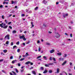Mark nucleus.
Returning a JSON list of instances; mask_svg holds the SVG:
<instances>
[{
    "instance_id": "1",
    "label": "nucleus",
    "mask_w": 75,
    "mask_h": 75,
    "mask_svg": "<svg viewBox=\"0 0 75 75\" xmlns=\"http://www.w3.org/2000/svg\"><path fill=\"white\" fill-rule=\"evenodd\" d=\"M3 25V23L0 24V27H1V28H3H3H4L5 29H6V28H7V27H8L7 25L6 26V24H4L3 25L4 26V27H3V26L2 25Z\"/></svg>"
},
{
    "instance_id": "2",
    "label": "nucleus",
    "mask_w": 75,
    "mask_h": 75,
    "mask_svg": "<svg viewBox=\"0 0 75 75\" xmlns=\"http://www.w3.org/2000/svg\"><path fill=\"white\" fill-rule=\"evenodd\" d=\"M55 34L56 35V36H55L56 37L58 38H59L60 37V35L57 32H56L55 33Z\"/></svg>"
},
{
    "instance_id": "3",
    "label": "nucleus",
    "mask_w": 75,
    "mask_h": 75,
    "mask_svg": "<svg viewBox=\"0 0 75 75\" xmlns=\"http://www.w3.org/2000/svg\"><path fill=\"white\" fill-rule=\"evenodd\" d=\"M6 39H7V40H9V39H10V37L9 35H7L5 37L4 39L6 40Z\"/></svg>"
},
{
    "instance_id": "4",
    "label": "nucleus",
    "mask_w": 75,
    "mask_h": 75,
    "mask_svg": "<svg viewBox=\"0 0 75 75\" xmlns=\"http://www.w3.org/2000/svg\"><path fill=\"white\" fill-rule=\"evenodd\" d=\"M42 3L45 4L47 3V1H46L45 0H43L42 1Z\"/></svg>"
},
{
    "instance_id": "5",
    "label": "nucleus",
    "mask_w": 75,
    "mask_h": 75,
    "mask_svg": "<svg viewBox=\"0 0 75 75\" xmlns=\"http://www.w3.org/2000/svg\"><path fill=\"white\" fill-rule=\"evenodd\" d=\"M25 36L24 35H22V36H21L19 37L20 39H23L24 37Z\"/></svg>"
},
{
    "instance_id": "6",
    "label": "nucleus",
    "mask_w": 75,
    "mask_h": 75,
    "mask_svg": "<svg viewBox=\"0 0 75 75\" xmlns=\"http://www.w3.org/2000/svg\"><path fill=\"white\" fill-rule=\"evenodd\" d=\"M55 52V50H51L50 51V53H51V54H52V53H53V52Z\"/></svg>"
},
{
    "instance_id": "7",
    "label": "nucleus",
    "mask_w": 75,
    "mask_h": 75,
    "mask_svg": "<svg viewBox=\"0 0 75 75\" xmlns=\"http://www.w3.org/2000/svg\"><path fill=\"white\" fill-rule=\"evenodd\" d=\"M16 1H11L12 4H16Z\"/></svg>"
},
{
    "instance_id": "8",
    "label": "nucleus",
    "mask_w": 75,
    "mask_h": 75,
    "mask_svg": "<svg viewBox=\"0 0 75 75\" xmlns=\"http://www.w3.org/2000/svg\"><path fill=\"white\" fill-rule=\"evenodd\" d=\"M32 73L33 74H34V75H36V73H35V71H32Z\"/></svg>"
},
{
    "instance_id": "9",
    "label": "nucleus",
    "mask_w": 75,
    "mask_h": 75,
    "mask_svg": "<svg viewBox=\"0 0 75 75\" xmlns=\"http://www.w3.org/2000/svg\"><path fill=\"white\" fill-rule=\"evenodd\" d=\"M12 33L13 34H16V33H17V31L16 30H13L12 31Z\"/></svg>"
},
{
    "instance_id": "10",
    "label": "nucleus",
    "mask_w": 75,
    "mask_h": 75,
    "mask_svg": "<svg viewBox=\"0 0 75 75\" xmlns=\"http://www.w3.org/2000/svg\"><path fill=\"white\" fill-rule=\"evenodd\" d=\"M30 63V62L28 61L25 63V64L26 65H28V64H29Z\"/></svg>"
},
{
    "instance_id": "11",
    "label": "nucleus",
    "mask_w": 75,
    "mask_h": 75,
    "mask_svg": "<svg viewBox=\"0 0 75 75\" xmlns=\"http://www.w3.org/2000/svg\"><path fill=\"white\" fill-rule=\"evenodd\" d=\"M67 61H65L62 64V65H64L65 64L67 63Z\"/></svg>"
},
{
    "instance_id": "12",
    "label": "nucleus",
    "mask_w": 75,
    "mask_h": 75,
    "mask_svg": "<svg viewBox=\"0 0 75 75\" xmlns=\"http://www.w3.org/2000/svg\"><path fill=\"white\" fill-rule=\"evenodd\" d=\"M46 44L47 45H51V44H50L48 42H46Z\"/></svg>"
},
{
    "instance_id": "13",
    "label": "nucleus",
    "mask_w": 75,
    "mask_h": 75,
    "mask_svg": "<svg viewBox=\"0 0 75 75\" xmlns=\"http://www.w3.org/2000/svg\"><path fill=\"white\" fill-rule=\"evenodd\" d=\"M38 6H37L35 8V11H37V10H38Z\"/></svg>"
},
{
    "instance_id": "14",
    "label": "nucleus",
    "mask_w": 75,
    "mask_h": 75,
    "mask_svg": "<svg viewBox=\"0 0 75 75\" xmlns=\"http://www.w3.org/2000/svg\"><path fill=\"white\" fill-rule=\"evenodd\" d=\"M57 54L58 55H61L62 54L61 52H59L57 53Z\"/></svg>"
},
{
    "instance_id": "15",
    "label": "nucleus",
    "mask_w": 75,
    "mask_h": 75,
    "mask_svg": "<svg viewBox=\"0 0 75 75\" xmlns=\"http://www.w3.org/2000/svg\"><path fill=\"white\" fill-rule=\"evenodd\" d=\"M45 66L46 67H50V65L49 64H45Z\"/></svg>"
},
{
    "instance_id": "16",
    "label": "nucleus",
    "mask_w": 75,
    "mask_h": 75,
    "mask_svg": "<svg viewBox=\"0 0 75 75\" xmlns=\"http://www.w3.org/2000/svg\"><path fill=\"white\" fill-rule=\"evenodd\" d=\"M43 58H44V59H45V60H47V57L45 56H44L43 57Z\"/></svg>"
},
{
    "instance_id": "17",
    "label": "nucleus",
    "mask_w": 75,
    "mask_h": 75,
    "mask_svg": "<svg viewBox=\"0 0 75 75\" xmlns=\"http://www.w3.org/2000/svg\"><path fill=\"white\" fill-rule=\"evenodd\" d=\"M59 69L58 68L57 69V73H59Z\"/></svg>"
},
{
    "instance_id": "18",
    "label": "nucleus",
    "mask_w": 75,
    "mask_h": 75,
    "mask_svg": "<svg viewBox=\"0 0 75 75\" xmlns=\"http://www.w3.org/2000/svg\"><path fill=\"white\" fill-rule=\"evenodd\" d=\"M3 52H4V53H6L7 52V51L6 50H3Z\"/></svg>"
},
{
    "instance_id": "19",
    "label": "nucleus",
    "mask_w": 75,
    "mask_h": 75,
    "mask_svg": "<svg viewBox=\"0 0 75 75\" xmlns=\"http://www.w3.org/2000/svg\"><path fill=\"white\" fill-rule=\"evenodd\" d=\"M17 48V46H14L13 47V49H14V48Z\"/></svg>"
},
{
    "instance_id": "20",
    "label": "nucleus",
    "mask_w": 75,
    "mask_h": 75,
    "mask_svg": "<svg viewBox=\"0 0 75 75\" xmlns=\"http://www.w3.org/2000/svg\"><path fill=\"white\" fill-rule=\"evenodd\" d=\"M47 72V70H46L43 72V74H46Z\"/></svg>"
},
{
    "instance_id": "21",
    "label": "nucleus",
    "mask_w": 75,
    "mask_h": 75,
    "mask_svg": "<svg viewBox=\"0 0 75 75\" xmlns=\"http://www.w3.org/2000/svg\"><path fill=\"white\" fill-rule=\"evenodd\" d=\"M47 10H47V11H49V10H50V6L48 7L47 8Z\"/></svg>"
},
{
    "instance_id": "22",
    "label": "nucleus",
    "mask_w": 75,
    "mask_h": 75,
    "mask_svg": "<svg viewBox=\"0 0 75 75\" xmlns=\"http://www.w3.org/2000/svg\"><path fill=\"white\" fill-rule=\"evenodd\" d=\"M17 52H20V49H18L17 50Z\"/></svg>"
},
{
    "instance_id": "23",
    "label": "nucleus",
    "mask_w": 75,
    "mask_h": 75,
    "mask_svg": "<svg viewBox=\"0 0 75 75\" xmlns=\"http://www.w3.org/2000/svg\"><path fill=\"white\" fill-rule=\"evenodd\" d=\"M53 60L54 61H56V59H55V58L54 57H53L52 58Z\"/></svg>"
},
{
    "instance_id": "24",
    "label": "nucleus",
    "mask_w": 75,
    "mask_h": 75,
    "mask_svg": "<svg viewBox=\"0 0 75 75\" xmlns=\"http://www.w3.org/2000/svg\"><path fill=\"white\" fill-rule=\"evenodd\" d=\"M15 70L16 72H17V73H18V70H17V69H16Z\"/></svg>"
},
{
    "instance_id": "25",
    "label": "nucleus",
    "mask_w": 75,
    "mask_h": 75,
    "mask_svg": "<svg viewBox=\"0 0 75 75\" xmlns=\"http://www.w3.org/2000/svg\"><path fill=\"white\" fill-rule=\"evenodd\" d=\"M63 17L64 18H65V17H66V16H65V14L63 13Z\"/></svg>"
},
{
    "instance_id": "26",
    "label": "nucleus",
    "mask_w": 75,
    "mask_h": 75,
    "mask_svg": "<svg viewBox=\"0 0 75 75\" xmlns=\"http://www.w3.org/2000/svg\"><path fill=\"white\" fill-rule=\"evenodd\" d=\"M18 67H20V66H21V64H20V63H18Z\"/></svg>"
},
{
    "instance_id": "27",
    "label": "nucleus",
    "mask_w": 75,
    "mask_h": 75,
    "mask_svg": "<svg viewBox=\"0 0 75 75\" xmlns=\"http://www.w3.org/2000/svg\"><path fill=\"white\" fill-rule=\"evenodd\" d=\"M49 73H52V71L51 70H49Z\"/></svg>"
},
{
    "instance_id": "28",
    "label": "nucleus",
    "mask_w": 75,
    "mask_h": 75,
    "mask_svg": "<svg viewBox=\"0 0 75 75\" xmlns=\"http://www.w3.org/2000/svg\"><path fill=\"white\" fill-rule=\"evenodd\" d=\"M23 40L24 41H26V38L24 37L23 38Z\"/></svg>"
},
{
    "instance_id": "29",
    "label": "nucleus",
    "mask_w": 75,
    "mask_h": 75,
    "mask_svg": "<svg viewBox=\"0 0 75 75\" xmlns=\"http://www.w3.org/2000/svg\"><path fill=\"white\" fill-rule=\"evenodd\" d=\"M45 11H46V10L45 9H43L42 10V12H43V13H44Z\"/></svg>"
},
{
    "instance_id": "30",
    "label": "nucleus",
    "mask_w": 75,
    "mask_h": 75,
    "mask_svg": "<svg viewBox=\"0 0 75 75\" xmlns=\"http://www.w3.org/2000/svg\"><path fill=\"white\" fill-rule=\"evenodd\" d=\"M41 56L40 55L39 56H38L37 58V59H38V58H41Z\"/></svg>"
},
{
    "instance_id": "31",
    "label": "nucleus",
    "mask_w": 75,
    "mask_h": 75,
    "mask_svg": "<svg viewBox=\"0 0 75 75\" xmlns=\"http://www.w3.org/2000/svg\"><path fill=\"white\" fill-rule=\"evenodd\" d=\"M3 7V5H1L0 6V8H2Z\"/></svg>"
},
{
    "instance_id": "32",
    "label": "nucleus",
    "mask_w": 75,
    "mask_h": 75,
    "mask_svg": "<svg viewBox=\"0 0 75 75\" xmlns=\"http://www.w3.org/2000/svg\"><path fill=\"white\" fill-rule=\"evenodd\" d=\"M32 13V11L31 10H30V11H29L28 12V13Z\"/></svg>"
},
{
    "instance_id": "33",
    "label": "nucleus",
    "mask_w": 75,
    "mask_h": 75,
    "mask_svg": "<svg viewBox=\"0 0 75 75\" xmlns=\"http://www.w3.org/2000/svg\"><path fill=\"white\" fill-rule=\"evenodd\" d=\"M21 16L22 17H24V16H25V15L24 14H21Z\"/></svg>"
},
{
    "instance_id": "34",
    "label": "nucleus",
    "mask_w": 75,
    "mask_h": 75,
    "mask_svg": "<svg viewBox=\"0 0 75 75\" xmlns=\"http://www.w3.org/2000/svg\"><path fill=\"white\" fill-rule=\"evenodd\" d=\"M24 59H25L24 58L21 59L20 61H23V60Z\"/></svg>"
},
{
    "instance_id": "35",
    "label": "nucleus",
    "mask_w": 75,
    "mask_h": 75,
    "mask_svg": "<svg viewBox=\"0 0 75 75\" xmlns=\"http://www.w3.org/2000/svg\"><path fill=\"white\" fill-rule=\"evenodd\" d=\"M46 24H43V26H44V27H46Z\"/></svg>"
},
{
    "instance_id": "36",
    "label": "nucleus",
    "mask_w": 75,
    "mask_h": 75,
    "mask_svg": "<svg viewBox=\"0 0 75 75\" xmlns=\"http://www.w3.org/2000/svg\"><path fill=\"white\" fill-rule=\"evenodd\" d=\"M20 44V42L19 41H18V42L16 43L17 45H19Z\"/></svg>"
},
{
    "instance_id": "37",
    "label": "nucleus",
    "mask_w": 75,
    "mask_h": 75,
    "mask_svg": "<svg viewBox=\"0 0 75 75\" xmlns=\"http://www.w3.org/2000/svg\"><path fill=\"white\" fill-rule=\"evenodd\" d=\"M9 42H8V41H7L6 42V44L7 45H8V44Z\"/></svg>"
},
{
    "instance_id": "38",
    "label": "nucleus",
    "mask_w": 75,
    "mask_h": 75,
    "mask_svg": "<svg viewBox=\"0 0 75 75\" xmlns=\"http://www.w3.org/2000/svg\"><path fill=\"white\" fill-rule=\"evenodd\" d=\"M67 56V55L66 54H64V55L63 56V57H65Z\"/></svg>"
},
{
    "instance_id": "39",
    "label": "nucleus",
    "mask_w": 75,
    "mask_h": 75,
    "mask_svg": "<svg viewBox=\"0 0 75 75\" xmlns=\"http://www.w3.org/2000/svg\"><path fill=\"white\" fill-rule=\"evenodd\" d=\"M40 69L41 70H43L44 69V67H41L40 68Z\"/></svg>"
},
{
    "instance_id": "40",
    "label": "nucleus",
    "mask_w": 75,
    "mask_h": 75,
    "mask_svg": "<svg viewBox=\"0 0 75 75\" xmlns=\"http://www.w3.org/2000/svg\"><path fill=\"white\" fill-rule=\"evenodd\" d=\"M13 58V56H11V57H10V59H12Z\"/></svg>"
},
{
    "instance_id": "41",
    "label": "nucleus",
    "mask_w": 75,
    "mask_h": 75,
    "mask_svg": "<svg viewBox=\"0 0 75 75\" xmlns=\"http://www.w3.org/2000/svg\"><path fill=\"white\" fill-rule=\"evenodd\" d=\"M26 56H28L29 55V54H28V53H26V54H25Z\"/></svg>"
},
{
    "instance_id": "42",
    "label": "nucleus",
    "mask_w": 75,
    "mask_h": 75,
    "mask_svg": "<svg viewBox=\"0 0 75 75\" xmlns=\"http://www.w3.org/2000/svg\"><path fill=\"white\" fill-rule=\"evenodd\" d=\"M12 72H13V74H14V75H16V73L15 72H14V71H12Z\"/></svg>"
},
{
    "instance_id": "43",
    "label": "nucleus",
    "mask_w": 75,
    "mask_h": 75,
    "mask_svg": "<svg viewBox=\"0 0 75 75\" xmlns=\"http://www.w3.org/2000/svg\"><path fill=\"white\" fill-rule=\"evenodd\" d=\"M21 72H24V69H23L21 70Z\"/></svg>"
},
{
    "instance_id": "44",
    "label": "nucleus",
    "mask_w": 75,
    "mask_h": 75,
    "mask_svg": "<svg viewBox=\"0 0 75 75\" xmlns=\"http://www.w3.org/2000/svg\"><path fill=\"white\" fill-rule=\"evenodd\" d=\"M1 18H2V19H4V15H2V16Z\"/></svg>"
},
{
    "instance_id": "45",
    "label": "nucleus",
    "mask_w": 75,
    "mask_h": 75,
    "mask_svg": "<svg viewBox=\"0 0 75 75\" xmlns=\"http://www.w3.org/2000/svg\"><path fill=\"white\" fill-rule=\"evenodd\" d=\"M69 28H70V29H72V26H69Z\"/></svg>"
},
{
    "instance_id": "46",
    "label": "nucleus",
    "mask_w": 75,
    "mask_h": 75,
    "mask_svg": "<svg viewBox=\"0 0 75 75\" xmlns=\"http://www.w3.org/2000/svg\"><path fill=\"white\" fill-rule=\"evenodd\" d=\"M40 50H41V49H40V47H39V49H38L39 51V52H40Z\"/></svg>"
},
{
    "instance_id": "47",
    "label": "nucleus",
    "mask_w": 75,
    "mask_h": 75,
    "mask_svg": "<svg viewBox=\"0 0 75 75\" xmlns=\"http://www.w3.org/2000/svg\"><path fill=\"white\" fill-rule=\"evenodd\" d=\"M14 62H15L14 61V60H13L12 62V64H14Z\"/></svg>"
},
{
    "instance_id": "48",
    "label": "nucleus",
    "mask_w": 75,
    "mask_h": 75,
    "mask_svg": "<svg viewBox=\"0 0 75 75\" xmlns=\"http://www.w3.org/2000/svg\"><path fill=\"white\" fill-rule=\"evenodd\" d=\"M11 44L12 46L13 45V42H11Z\"/></svg>"
},
{
    "instance_id": "49",
    "label": "nucleus",
    "mask_w": 75,
    "mask_h": 75,
    "mask_svg": "<svg viewBox=\"0 0 75 75\" xmlns=\"http://www.w3.org/2000/svg\"><path fill=\"white\" fill-rule=\"evenodd\" d=\"M30 63L31 65H33V62H30Z\"/></svg>"
},
{
    "instance_id": "50",
    "label": "nucleus",
    "mask_w": 75,
    "mask_h": 75,
    "mask_svg": "<svg viewBox=\"0 0 75 75\" xmlns=\"http://www.w3.org/2000/svg\"><path fill=\"white\" fill-rule=\"evenodd\" d=\"M23 45L24 46H25V43H23Z\"/></svg>"
},
{
    "instance_id": "51",
    "label": "nucleus",
    "mask_w": 75,
    "mask_h": 75,
    "mask_svg": "<svg viewBox=\"0 0 75 75\" xmlns=\"http://www.w3.org/2000/svg\"><path fill=\"white\" fill-rule=\"evenodd\" d=\"M9 28H10V29H12V27H11V26H9Z\"/></svg>"
},
{
    "instance_id": "52",
    "label": "nucleus",
    "mask_w": 75,
    "mask_h": 75,
    "mask_svg": "<svg viewBox=\"0 0 75 75\" xmlns=\"http://www.w3.org/2000/svg\"><path fill=\"white\" fill-rule=\"evenodd\" d=\"M50 61H52V57H50Z\"/></svg>"
},
{
    "instance_id": "53",
    "label": "nucleus",
    "mask_w": 75,
    "mask_h": 75,
    "mask_svg": "<svg viewBox=\"0 0 75 75\" xmlns=\"http://www.w3.org/2000/svg\"><path fill=\"white\" fill-rule=\"evenodd\" d=\"M54 64V63H50L49 64V65H53Z\"/></svg>"
},
{
    "instance_id": "54",
    "label": "nucleus",
    "mask_w": 75,
    "mask_h": 75,
    "mask_svg": "<svg viewBox=\"0 0 75 75\" xmlns=\"http://www.w3.org/2000/svg\"><path fill=\"white\" fill-rule=\"evenodd\" d=\"M26 12H28V10L26 9L25 10Z\"/></svg>"
},
{
    "instance_id": "55",
    "label": "nucleus",
    "mask_w": 75,
    "mask_h": 75,
    "mask_svg": "<svg viewBox=\"0 0 75 75\" xmlns=\"http://www.w3.org/2000/svg\"><path fill=\"white\" fill-rule=\"evenodd\" d=\"M3 61V59H0V62H2Z\"/></svg>"
},
{
    "instance_id": "56",
    "label": "nucleus",
    "mask_w": 75,
    "mask_h": 75,
    "mask_svg": "<svg viewBox=\"0 0 75 75\" xmlns=\"http://www.w3.org/2000/svg\"><path fill=\"white\" fill-rule=\"evenodd\" d=\"M48 33H49V34H51L52 33V32H50V31H49L48 32Z\"/></svg>"
},
{
    "instance_id": "57",
    "label": "nucleus",
    "mask_w": 75,
    "mask_h": 75,
    "mask_svg": "<svg viewBox=\"0 0 75 75\" xmlns=\"http://www.w3.org/2000/svg\"><path fill=\"white\" fill-rule=\"evenodd\" d=\"M72 63L71 62L70 63V66H71V65H72Z\"/></svg>"
},
{
    "instance_id": "58",
    "label": "nucleus",
    "mask_w": 75,
    "mask_h": 75,
    "mask_svg": "<svg viewBox=\"0 0 75 75\" xmlns=\"http://www.w3.org/2000/svg\"><path fill=\"white\" fill-rule=\"evenodd\" d=\"M59 59L60 61H61V60H62V58L61 57V58H59Z\"/></svg>"
},
{
    "instance_id": "59",
    "label": "nucleus",
    "mask_w": 75,
    "mask_h": 75,
    "mask_svg": "<svg viewBox=\"0 0 75 75\" xmlns=\"http://www.w3.org/2000/svg\"><path fill=\"white\" fill-rule=\"evenodd\" d=\"M37 43H38V44H39V43H40V41L39 40L37 42Z\"/></svg>"
},
{
    "instance_id": "60",
    "label": "nucleus",
    "mask_w": 75,
    "mask_h": 75,
    "mask_svg": "<svg viewBox=\"0 0 75 75\" xmlns=\"http://www.w3.org/2000/svg\"><path fill=\"white\" fill-rule=\"evenodd\" d=\"M72 34H71L70 35V37H72Z\"/></svg>"
},
{
    "instance_id": "61",
    "label": "nucleus",
    "mask_w": 75,
    "mask_h": 75,
    "mask_svg": "<svg viewBox=\"0 0 75 75\" xmlns=\"http://www.w3.org/2000/svg\"><path fill=\"white\" fill-rule=\"evenodd\" d=\"M5 4H8V2H5Z\"/></svg>"
},
{
    "instance_id": "62",
    "label": "nucleus",
    "mask_w": 75,
    "mask_h": 75,
    "mask_svg": "<svg viewBox=\"0 0 75 75\" xmlns=\"http://www.w3.org/2000/svg\"><path fill=\"white\" fill-rule=\"evenodd\" d=\"M12 13H14V12H15V11L14 10H12Z\"/></svg>"
},
{
    "instance_id": "63",
    "label": "nucleus",
    "mask_w": 75,
    "mask_h": 75,
    "mask_svg": "<svg viewBox=\"0 0 75 75\" xmlns=\"http://www.w3.org/2000/svg\"><path fill=\"white\" fill-rule=\"evenodd\" d=\"M11 23V22H10L8 23V24H10Z\"/></svg>"
},
{
    "instance_id": "64",
    "label": "nucleus",
    "mask_w": 75,
    "mask_h": 75,
    "mask_svg": "<svg viewBox=\"0 0 75 75\" xmlns=\"http://www.w3.org/2000/svg\"><path fill=\"white\" fill-rule=\"evenodd\" d=\"M3 40V38H0V40Z\"/></svg>"
}]
</instances>
